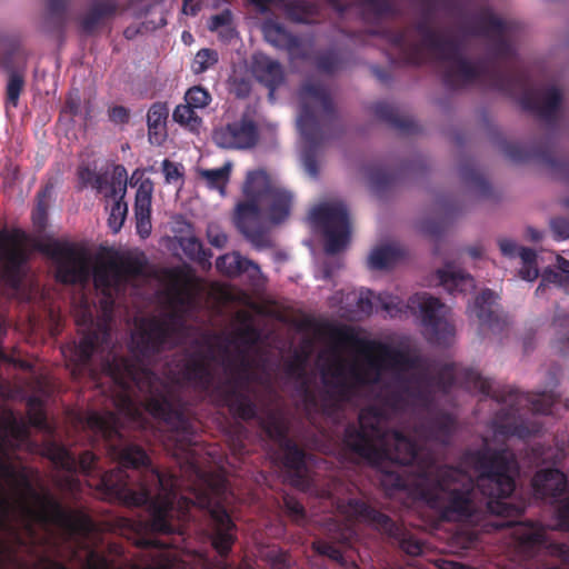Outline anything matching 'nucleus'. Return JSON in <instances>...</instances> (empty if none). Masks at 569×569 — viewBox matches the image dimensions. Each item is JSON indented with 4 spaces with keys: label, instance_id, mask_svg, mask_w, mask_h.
<instances>
[{
    "label": "nucleus",
    "instance_id": "obj_1",
    "mask_svg": "<svg viewBox=\"0 0 569 569\" xmlns=\"http://www.w3.org/2000/svg\"><path fill=\"white\" fill-rule=\"evenodd\" d=\"M456 419L438 412L419 422L416 436L388 429L381 411L361 410L358 422H350L342 435L343 447L353 456L381 471L380 485L388 495L412 491L415 499L435 510L442 521L471 519L479 510L477 498H486V509L493 515L519 516L522 510L505 501L516 489L519 465L509 449L485 447L467 455L478 473L476 480L458 467L439 466L427 442L450 443Z\"/></svg>",
    "mask_w": 569,
    "mask_h": 569
},
{
    "label": "nucleus",
    "instance_id": "obj_2",
    "mask_svg": "<svg viewBox=\"0 0 569 569\" xmlns=\"http://www.w3.org/2000/svg\"><path fill=\"white\" fill-rule=\"evenodd\" d=\"M328 333L335 345L351 347L365 357L363 365L351 367L356 383L377 385L386 370L392 372L385 403L395 411L403 410L410 403L429 409L436 393H449L456 379H459L467 389L490 397L501 406L492 419L497 435L530 438L541 431V425L529 416L555 413L558 398L553 392L525 393L511 386H496L475 369L457 371L453 363L442 366L432 375L428 358L385 342L360 338L351 326H329Z\"/></svg>",
    "mask_w": 569,
    "mask_h": 569
},
{
    "label": "nucleus",
    "instance_id": "obj_3",
    "mask_svg": "<svg viewBox=\"0 0 569 569\" xmlns=\"http://www.w3.org/2000/svg\"><path fill=\"white\" fill-rule=\"evenodd\" d=\"M521 29L519 22L503 20L489 12L467 17L462 23L466 34L491 39L488 56L476 63L463 57L455 39L433 30L426 18L416 24L421 41L411 40L408 29L389 31L388 40L399 54V63L423 64L426 49L435 53L439 61L446 62L442 83L447 89L458 90L480 81L506 96H519L523 110L553 127L562 94L556 86L548 87L543 92L531 88L530 74L513 44Z\"/></svg>",
    "mask_w": 569,
    "mask_h": 569
},
{
    "label": "nucleus",
    "instance_id": "obj_4",
    "mask_svg": "<svg viewBox=\"0 0 569 569\" xmlns=\"http://www.w3.org/2000/svg\"><path fill=\"white\" fill-rule=\"evenodd\" d=\"M84 426L94 436L104 440L107 450L118 462V467L100 472L98 457L92 451L84 450L77 459L64 446L50 442L44 448V456L56 468L68 473L61 480V486L73 491L78 487V480L74 478L77 472L86 476L97 475V488L108 498L127 507H147L148 526L152 532H176L173 511L179 485L177 476L160 471L151 463L150 457L141 446L126 441L116 413L92 411L86 417Z\"/></svg>",
    "mask_w": 569,
    "mask_h": 569
},
{
    "label": "nucleus",
    "instance_id": "obj_5",
    "mask_svg": "<svg viewBox=\"0 0 569 569\" xmlns=\"http://www.w3.org/2000/svg\"><path fill=\"white\" fill-rule=\"evenodd\" d=\"M191 316L171 308L162 317L142 318L132 336L133 356L113 355L106 361L104 369L119 389L118 409L129 417H139L140 410L134 399L139 392L143 397L144 410L172 429L177 449L193 460L197 428L189 403L177 388L150 368L157 356L178 345Z\"/></svg>",
    "mask_w": 569,
    "mask_h": 569
},
{
    "label": "nucleus",
    "instance_id": "obj_6",
    "mask_svg": "<svg viewBox=\"0 0 569 569\" xmlns=\"http://www.w3.org/2000/svg\"><path fill=\"white\" fill-rule=\"evenodd\" d=\"M212 360L210 351L184 350L170 361V378L177 385L188 386L209 395L218 406L228 408L234 418L243 421L257 419V403L244 390V386L249 382L250 365L248 360L241 359L237 376L226 378L217 383H214Z\"/></svg>",
    "mask_w": 569,
    "mask_h": 569
},
{
    "label": "nucleus",
    "instance_id": "obj_7",
    "mask_svg": "<svg viewBox=\"0 0 569 569\" xmlns=\"http://www.w3.org/2000/svg\"><path fill=\"white\" fill-rule=\"evenodd\" d=\"M243 194L247 199L238 202L233 217L237 229L256 249L271 248L263 217L273 224L283 222L290 216L292 193L264 170H254L247 174Z\"/></svg>",
    "mask_w": 569,
    "mask_h": 569
},
{
    "label": "nucleus",
    "instance_id": "obj_8",
    "mask_svg": "<svg viewBox=\"0 0 569 569\" xmlns=\"http://www.w3.org/2000/svg\"><path fill=\"white\" fill-rule=\"evenodd\" d=\"M300 113L298 126L308 143L302 154L307 173L317 178L319 167L317 149L326 141L325 127L332 126L337 120V111L332 97L326 86L319 82H306L300 89Z\"/></svg>",
    "mask_w": 569,
    "mask_h": 569
},
{
    "label": "nucleus",
    "instance_id": "obj_9",
    "mask_svg": "<svg viewBox=\"0 0 569 569\" xmlns=\"http://www.w3.org/2000/svg\"><path fill=\"white\" fill-rule=\"evenodd\" d=\"M11 482L16 488L24 490L29 497L39 505V508L36 509L24 500L21 502V510L28 519L23 528L31 540L37 538L33 522L44 526H59L71 536H87L92 530L93 523L90 517L82 512L66 509L61 502L49 492H37L24 469L19 470L17 477Z\"/></svg>",
    "mask_w": 569,
    "mask_h": 569
},
{
    "label": "nucleus",
    "instance_id": "obj_10",
    "mask_svg": "<svg viewBox=\"0 0 569 569\" xmlns=\"http://www.w3.org/2000/svg\"><path fill=\"white\" fill-rule=\"evenodd\" d=\"M377 300L391 317L402 313L406 308L418 309L427 339L431 343L448 346L452 341L455 326L447 320L446 306L440 299L422 292L410 297L408 303L405 305L399 297L383 292L377 296Z\"/></svg>",
    "mask_w": 569,
    "mask_h": 569
},
{
    "label": "nucleus",
    "instance_id": "obj_11",
    "mask_svg": "<svg viewBox=\"0 0 569 569\" xmlns=\"http://www.w3.org/2000/svg\"><path fill=\"white\" fill-rule=\"evenodd\" d=\"M261 12L269 10L272 2H251ZM287 17L299 23H319L321 21L320 11L323 4H331L339 12L345 13L352 9L361 14L363 21L382 24L392 19L397 11L399 2H282Z\"/></svg>",
    "mask_w": 569,
    "mask_h": 569
},
{
    "label": "nucleus",
    "instance_id": "obj_12",
    "mask_svg": "<svg viewBox=\"0 0 569 569\" xmlns=\"http://www.w3.org/2000/svg\"><path fill=\"white\" fill-rule=\"evenodd\" d=\"M355 365L357 363L355 362ZM352 366L353 363L349 366L348 373L350 379H347L343 361L339 360L337 362L331 371L333 380L323 379V385L327 387V390L325 391L323 399L320 403L316 393L308 387L307 382L301 383L300 392L302 395L306 415L309 420H311L312 416L318 411H321L323 415H331L338 409L340 403L348 401L352 397L356 387L367 386L356 383L351 375Z\"/></svg>",
    "mask_w": 569,
    "mask_h": 569
},
{
    "label": "nucleus",
    "instance_id": "obj_13",
    "mask_svg": "<svg viewBox=\"0 0 569 569\" xmlns=\"http://www.w3.org/2000/svg\"><path fill=\"white\" fill-rule=\"evenodd\" d=\"M44 252L54 263V278L66 286L87 284L91 276L90 257L84 248L59 240L46 243Z\"/></svg>",
    "mask_w": 569,
    "mask_h": 569
},
{
    "label": "nucleus",
    "instance_id": "obj_14",
    "mask_svg": "<svg viewBox=\"0 0 569 569\" xmlns=\"http://www.w3.org/2000/svg\"><path fill=\"white\" fill-rule=\"evenodd\" d=\"M310 221L326 239L325 251L337 254L350 240L351 227L346 204L341 201L325 202L310 212Z\"/></svg>",
    "mask_w": 569,
    "mask_h": 569
},
{
    "label": "nucleus",
    "instance_id": "obj_15",
    "mask_svg": "<svg viewBox=\"0 0 569 569\" xmlns=\"http://www.w3.org/2000/svg\"><path fill=\"white\" fill-rule=\"evenodd\" d=\"M147 261L143 257L128 256L119 261L111 259L100 262L93 269V282L107 298H111L113 290L126 283L131 278L143 274Z\"/></svg>",
    "mask_w": 569,
    "mask_h": 569
},
{
    "label": "nucleus",
    "instance_id": "obj_16",
    "mask_svg": "<svg viewBox=\"0 0 569 569\" xmlns=\"http://www.w3.org/2000/svg\"><path fill=\"white\" fill-rule=\"evenodd\" d=\"M111 332L107 322H90V326L82 332L78 342L62 348V353L74 366V369H83L89 366L91 357L97 351H104L110 347Z\"/></svg>",
    "mask_w": 569,
    "mask_h": 569
},
{
    "label": "nucleus",
    "instance_id": "obj_17",
    "mask_svg": "<svg viewBox=\"0 0 569 569\" xmlns=\"http://www.w3.org/2000/svg\"><path fill=\"white\" fill-rule=\"evenodd\" d=\"M213 142L223 149L247 150L259 141L257 123L248 116L216 128L212 132Z\"/></svg>",
    "mask_w": 569,
    "mask_h": 569
},
{
    "label": "nucleus",
    "instance_id": "obj_18",
    "mask_svg": "<svg viewBox=\"0 0 569 569\" xmlns=\"http://www.w3.org/2000/svg\"><path fill=\"white\" fill-rule=\"evenodd\" d=\"M500 149L509 160L517 163L536 161L549 166L555 170L567 166V163L558 159L553 154L552 150L547 146H528L515 141L502 140L500 142Z\"/></svg>",
    "mask_w": 569,
    "mask_h": 569
},
{
    "label": "nucleus",
    "instance_id": "obj_19",
    "mask_svg": "<svg viewBox=\"0 0 569 569\" xmlns=\"http://www.w3.org/2000/svg\"><path fill=\"white\" fill-rule=\"evenodd\" d=\"M345 513L360 522L372 527L389 536H397L399 528L396 522L386 513L371 507L360 498H350L342 506Z\"/></svg>",
    "mask_w": 569,
    "mask_h": 569
},
{
    "label": "nucleus",
    "instance_id": "obj_20",
    "mask_svg": "<svg viewBox=\"0 0 569 569\" xmlns=\"http://www.w3.org/2000/svg\"><path fill=\"white\" fill-rule=\"evenodd\" d=\"M264 40L278 50L286 51L292 59H308V52L302 39L293 34L284 26L273 19H267L261 24Z\"/></svg>",
    "mask_w": 569,
    "mask_h": 569
},
{
    "label": "nucleus",
    "instance_id": "obj_21",
    "mask_svg": "<svg viewBox=\"0 0 569 569\" xmlns=\"http://www.w3.org/2000/svg\"><path fill=\"white\" fill-rule=\"evenodd\" d=\"M212 520V547L221 557H227L237 540L236 523L227 509L220 505L210 510Z\"/></svg>",
    "mask_w": 569,
    "mask_h": 569
},
{
    "label": "nucleus",
    "instance_id": "obj_22",
    "mask_svg": "<svg viewBox=\"0 0 569 569\" xmlns=\"http://www.w3.org/2000/svg\"><path fill=\"white\" fill-rule=\"evenodd\" d=\"M251 70L254 78L269 90L273 98L274 91L284 82V71L281 63L267 54L258 53L252 57Z\"/></svg>",
    "mask_w": 569,
    "mask_h": 569
},
{
    "label": "nucleus",
    "instance_id": "obj_23",
    "mask_svg": "<svg viewBox=\"0 0 569 569\" xmlns=\"http://www.w3.org/2000/svg\"><path fill=\"white\" fill-rule=\"evenodd\" d=\"M1 239L0 258L3 260L4 274L11 284L17 287L21 281V271L28 260V254L21 246L8 244L13 242V237L9 233H2Z\"/></svg>",
    "mask_w": 569,
    "mask_h": 569
},
{
    "label": "nucleus",
    "instance_id": "obj_24",
    "mask_svg": "<svg viewBox=\"0 0 569 569\" xmlns=\"http://www.w3.org/2000/svg\"><path fill=\"white\" fill-rule=\"evenodd\" d=\"M153 184L149 179L143 180L137 189L134 199V218L138 234L146 239L151 233V199Z\"/></svg>",
    "mask_w": 569,
    "mask_h": 569
},
{
    "label": "nucleus",
    "instance_id": "obj_25",
    "mask_svg": "<svg viewBox=\"0 0 569 569\" xmlns=\"http://www.w3.org/2000/svg\"><path fill=\"white\" fill-rule=\"evenodd\" d=\"M567 486V476L556 468L541 469L532 478L536 492L555 500L565 493Z\"/></svg>",
    "mask_w": 569,
    "mask_h": 569
},
{
    "label": "nucleus",
    "instance_id": "obj_26",
    "mask_svg": "<svg viewBox=\"0 0 569 569\" xmlns=\"http://www.w3.org/2000/svg\"><path fill=\"white\" fill-rule=\"evenodd\" d=\"M436 278L438 283L452 296H465L476 289V281L469 273L455 269L450 264H447L442 269H438Z\"/></svg>",
    "mask_w": 569,
    "mask_h": 569
},
{
    "label": "nucleus",
    "instance_id": "obj_27",
    "mask_svg": "<svg viewBox=\"0 0 569 569\" xmlns=\"http://www.w3.org/2000/svg\"><path fill=\"white\" fill-rule=\"evenodd\" d=\"M28 52L18 39H6L0 44V69L11 73H26Z\"/></svg>",
    "mask_w": 569,
    "mask_h": 569
},
{
    "label": "nucleus",
    "instance_id": "obj_28",
    "mask_svg": "<svg viewBox=\"0 0 569 569\" xmlns=\"http://www.w3.org/2000/svg\"><path fill=\"white\" fill-rule=\"evenodd\" d=\"M495 292L490 289H485L477 296L471 312L478 319L481 327H487L490 330H501V319L495 309Z\"/></svg>",
    "mask_w": 569,
    "mask_h": 569
},
{
    "label": "nucleus",
    "instance_id": "obj_29",
    "mask_svg": "<svg viewBox=\"0 0 569 569\" xmlns=\"http://www.w3.org/2000/svg\"><path fill=\"white\" fill-rule=\"evenodd\" d=\"M169 108L166 102L157 101L152 103L147 112L148 137L152 144L161 146L167 133V120Z\"/></svg>",
    "mask_w": 569,
    "mask_h": 569
},
{
    "label": "nucleus",
    "instance_id": "obj_30",
    "mask_svg": "<svg viewBox=\"0 0 569 569\" xmlns=\"http://www.w3.org/2000/svg\"><path fill=\"white\" fill-rule=\"evenodd\" d=\"M6 553H9L10 557H13L14 551L11 550L8 546H0V569L4 567ZM41 562L44 565V569H69L64 563L51 560L48 557L42 558ZM86 568L113 569V566L104 555L100 553L93 548H89L87 551Z\"/></svg>",
    "mask_w": 569,
    "mask_h": 569
},
{
    "label": "nucleus",
    "instance_id": "obj_31",
    "mask_svg": "<svg viewBox=\"0 0 569 569\" xmlns=\"http://www.w3.org/2000/svg\"><path fill=\"white\" fill-rule=\"evenodd\" d=\"M371 109L377 119L402 133H413L417 131L415 121L409 117L399 114L398 109L391 103L380 101L375 103Z\"/></svg>",
    "mask_w": 569,
    "mask_h": 569
},
{
    "label": "nucleus",
    "instance_id": "obj_32",
    "mask_svg": "<svg viewBox=\"0 0 569 569\" xmlns=\"http://www.w3.org/2000/svg\"><path fill=\"white\" fill-rule=\"evenodd\" d=\"M117 11V2H93L90 10L79 21L80 29L83 33L91 34L98 28L103 26Z\"/></svg>",
    "mask_w": 569,
    "mask_h": 569
},
{
    "label": "nucleus",
    "instance_id": "obj_33",
    "mask_svg": "<svg viewBox=\"0 0 569 569\" xmlns=\"http://www.w3.org/2000/svg\"><path fill=\"white\" fill-rule=\"evenodd\" d=\"M68 4L69 2H48L43 17V28L47 31L62 33L69 22L76 19Z\"/></svg>",
    "mask_w": 569,
    "mask_h": 569
},
{
    "label": "nucleus",
    "instance_id": "obj_34",
    "mask_svg": "<svg viewBox=\"0 0 569 569\" xmlns=\"http://www.w3.org/2000/svg\"><path fill=\"white\" fill-rule=\"evenodd\" d=\"M403 257V250L396 244H383L375 248L368 260L373 270L392 268Z\"/></svg>",
    "mask_w": 569,
    "mask_h": 569
},
{
    "label": "nucleus",
    "instance_id": "obj_35",
    "mask_svg": "<svg viewBox=\"0 0 569 569\" xmlns=\"http://www.w3.org/2000/svg\"><path fill=\"white\" fill-rule=\"evenodd\" d=\"M459 176L462 182L473 190L480 197L490 194V183L483 174L476 168L473 161L467 160L459 168Z\"/></svg>",
    "mask_w": 569,
    "mask_h": 569
},
{
    "label": "nucleus",
    "instance_id": "obj_36",
    "mask_svg": "<svg viewBox=\"0 0 569 569\" xmlns=\"http://www.w3.org/2000/svg\"><path fill=\"white\" fill-rule=\"evenodd\" d=\"M216 268L220 272L230 277L248 272L250 269L257 272L260 271V268L256 262L243 258L238 252L219 257L216 261Z\"/></svg>",
    "mask_w": 569,
    "mask_h": 569
},
{
    "label": "nucleus",
    "instance_id": "obj_37",
    "mask_svg": "<svg viewBox=\"0 0 569 569\" xmlns=\"http://www.w3.org/2000/svg\"><path fill=\"white\" fill-rule=\"evenodd\" d=\"M315 67L321 73L332 76L347 67V58L341 50L327 49L316 54Z\"/></svg>",
    "mask_w": 569,
    "mask_h": 569
},
{
    "label": "nucleus",
    "instance_id": "obj_38",
    "mask_svg": "<svg viewBox=\"0 0 569 569\" xmlns=\"http://www.w3.org/2000/svg\"><path fill=\"white\" fill-rule=\"evenodd\" d=\"M259 425L267 437L274 441L277 445H280L284 440L289 439L288 425L278 412H268L266 417L259 419Z\"/></svg>",
    "mask_w": 569,
    "mask_h": 569
},
{
    "label": "nucleus",
    "instance_id": "obj_39",
    "mask_svg": "<svg viewBox=\"0 0 569 569\" xmlns=\"http://www.w3.org/2000/svg\"><path fill=\"white\" fill-rule=\"evenodd\" d=\"M279 448L282 450V463L283 466L295 471L296 473L301 472L306 468V451L300 448L292 439H287L280 445Z\"/></svg>",
    "mask_w": 569,
    "mask_h": 569
},
{
    "label": "nucleus",
    "instance_id": "obj_40",
    "mask_svg": "<svg viewBox=\"0 0 569 569\" xmlns=\"http://www.w3.org/2000/svg\"><path fill=\"white\" fill-rule=\"evenodd\" d=\"M370 188L377 194H382L395 186L398 176L393 170L373 166L367 169Z\"/></svg>",
    "mask_w": 569,
    "mask_h": 569
},
{
    "label": "nucleus",
    "instance_id": "obj_41",
    "mask_svg": "<svg viewBox=\"0 0 569 569\" xmlns=\"http://www.w3.org/2000/svg\"><path fill=\"white\" fill-rule=\"evenodd\" d=\"M180 246L186 256L199 263L202 268L211 267L212 252L206 249L202 242L196 237L182 238Z\"/></svg>",
    "mask_w": 569,
    "mask_h": 569
},
{
    "label": "nucleus",
    "instance_id": "obj_42",
    "mask_svg": "<svg viewBox=\"0 0 569 569\" xmlns=\"http://www.w3.org/2000/svg\"><path fill=\"white\" fill-rule=\"evenodd\" d=\"M11 510V501L3 495L2 490L0 489V530L9 532L18 547H24L27 545L26 539L9 521Z\"/></svg>",
    "mask_w": 569,
    "mask_h": 569
},
{
    "label": "nucleus",
    "instance_id": "obj_43",
    "mask_svg": "<svg viewBox=\"0 0 569 569\" xmlns=\"http://www.w3.org/2000/svg\"><path fill=\"white\" fill-rule=\"evenodd\" d=\"M231 164L228 162L221 168L206 169L200 171V177L207 182L210 189H217L224 194V189L229 182Z\"/></svg>",
    "mask_w": 569,
    "mask_h": 569
},
{
    "label": "nucleus",
    "instance_id": "obj_44",
    "mask_svg": "<svg viewBox=\"0 0 569 569\" xmlns=\"http://www.w3.org/2000/svg\"><path fill=\"white\" fill-rule=\"evenodd\" d=\"M24 74L26 73L21 72L8 74L4 100L6 108L18 107L20 94L26 86Z\"/></svg>",
    "mask_w": 569,
    "mask_h": 569
},
{
    "label": "nucleus",
    "instance_id": "obj_45",
    "mask_svg": "<svg viewBox=\"0 0 569 569\" xmlns=\"http://www.w3.org/2000/svg\"><path fill=\"white\" fill-rule=\"evenodd\" d=\"M171 308L193 315L197 309V301L191 291L187 288H177L170 298Z\"/></svg>",
    "mask_w": 569,
    "mask_h": 569
},
{
    "label": "nucleus",
    "instance_id": "obj_46",
    "mask_svg": "<svg viewBox=\"0 0 569 569\" xmlns=\"http://www.w3.org/2000/svg\"><path fill=\"white\" fill-rule=\"evenodd\" d=\"M123 198L124 194H120L110 208L108 226L114 233L120 231L128 213V206Z\"/></svg>",
    "mask_w": 569,
    "mask_h": 569
},
{
    "label": "nucleus",
    "instance_id": "obj_47",
    "mask_svg": "<svg viewBox=\"0 0 569 569\" xmlns=\"http://www.w3.org/2000/svg\"><path fill=\"white\" fill-rule=\"evenodd\" d=\"M172 118L177 123L191 129L198 128L201 123V118L194 112V108L187 102L174 108Z\"/></svg>",
    "mask_w": 569,
    "mask_h": 569
},
{
    "label": "nucleus",
    "instance_id": "obj_48",
    "mask_svg": "<svg viewBox=\"0 0 569 569\" xmlns=\"http://www.w3.org/2000/svg\"><path fill=\"white\" fill-rule=\"evenodd\" d=\"M218 52L213 49H201L194 56L192 61V70L196 74L207 71L209 68L218 62Z\"/></svg>",
    "mask_w": 569,
    "mask_h": 569
},
{
    "label": "nucleus",
    "instance_id": "obj_49",
    "mask_svg": "<svg viewBox=\"0 0 569 569\" xmlns=\"http://www.w3.org/2000/svg\"><path fill=\"white\" fill-rule=\"evenodd\" d=\"M184 101L194 109H203L211 102V96L203 87L194 86L186 92Z\"/></svg>",
    "mask_w": 569,
    "mask_h": 569
},
{
    "label": "nucleus",
    "instance_id": "obj_50",
    "mask_svg": "<svg viewBox=\"0 0 569 569\" xmlns=\"http://www.w3.org/2000/svg\"><path fill=\"white\" fill-rule=\"evenodd\" d=\"M126 180H127L126 168L122 164H117L113 168V177H112V181L110 183V190H109V193L107 194V197L114 199V198H117V196L119 193L124 194L126 189H127Z\"/></svg>",
    "mask_w": 569,
    "mask_h": 569
},
{
    "label": "nucleus",
    "instance_id": "obj_51",
    "mask_svg": "<svg viewBox=\"0 0 569 569\" xmlns=\"http://www.w3.org/2000/svg\"><path fill=\"white\" fill-rule=\"evenodd\" d=\"M312 548L318 555L326 556L338 563H345L341 550L331 542L317 540L312 543Z\"/></svg>",
    "mask_w": 569,
    "mask_h": 569
},
{
    "label": "nucleus",
    "instance_id": "obj_52",
    "mask_svg": "<svg viewBox=\"0 0 569 569\" xmlns=\"http://www.w3.org/2000/svg\"><path fill=\"white\" fill-rule=\"evenodd\" d=\"M555 502V515L558 522V527L561 530L569 531V495L563 498H557Z\"/></svg>",
    "mask_w": 569,
    "mask_h": 569
},
{
    "label": "nucleus",
    "instance_id": "obj_53",
    "mask_svg": "<svg viewBox=\"0 0 569 569\" xmlns=\"http://www.w3.org/2000/svg\"><path fill=\"white\" fill-rule=\"evenodd\" d=\"M28 418L31 426L37 428H46L47 416L46 412L38 406L37 398H30L28 401Z\"/></svg>",
    "mask_w": 569,
    "mask_h": 569
},
{
    "label": "nucleus",
    "instance_id": "obj_54",
    "mask_svg": "<svg viewBox=\"0 0 569 569\" xmlns=\"http://www.w3.org/2000/svg\"><path fill=\"white\" fill-rule=\"evenodd\" d=\"M565 276L553 269H546L541 274V281L536 290L537 295L543 293L545 289L549 284H555L558 288H562Z\"/></svg>",
    "mask_w": 569,
    "mask_h": 569
},
{
    "label": "nucleus",
    "instance_id": "obj_55",
    "mask_svg": "<svg viewBox=\"0 0 569 569\" xmlns=\"http://www.w3.org/2000/svg\"><path fill=\"white\" fill-rule=\"evenodd\" d=\"M232 22V13L230 10H223L221 13L212 16L209 21V29L211 31H219L222 28H227V32L229 34L232 33V29L230 28Z\"/></svg>",
    "mask_w": 569,
    "mask_h": 569
},
{
    "label": "nucleus",
    "instance_id": "obj_56",
    "mask_svg": "<svg viewBox=\"0 0 569 569\" xmlns=\"http://www.w3.org/2000/svg\"><path fill=\"white\" fill-rule=\"evenodd\" d=\"M284 507L288 517L296 523L302 525L306 521V510L305 507L293 499H287L284 501Z\"/></svg>",
    "mask_w": 569,
    "mask_h": 569
},
{
    "label": "nucleus",
    "instance_id": "obj_57",
    "mask_svg": "<svg viewBox=\"0 0 569 569\" xmlns=\"http://www.w3.org/2000/svg\"><path fill=\"white\" fill-rule=\"evenodd\" d=\"M306 358L296 353L293 359L284 366V371L289 377L301 378L305 375Z\"/></svg>",
    "mask_w": 569,
    "mask_h": 569
},
{
    "label": "nucleus",
    "instance_id": "obj_58",
    "mask_svg": "<svg viewBox=\"0 0 569 569\" xmlns=\"http://www.w3.org/2000/svg\"><path fill=\"white\" fill-rule=\"evenodd\" d=\"M400 548L409 556H419L422 553L423 546L420 540L413 536H403L400 540Z\"/></svg>",
    "mask_w": 569,
    "mask_h": 569
},
{
    "label": "nucleus",
    "instance_id": "obj_59",
    "mask_svg": "<svg viewBox=\"0 0 569 569\" xmlns=\"http://www.w3.org/2000/svg\"><path fill=\"white\" fill-rule=\"evenodd\" d=\"M551 230L556 240L569 238V219L563 217L553 218L550 221Z\"/></svg>",
    "mask_w": 569,
    "mask_h": 569
},
{
    "label": "nucleus",
    "instance_id": "obj_60",
    "mask_svg": "<svg viewBox=\"0 0 569 569\" xmlns=\"http://www.w3.org/2000/svg\"><path fill=\"white\" fill-rule=\"evenodd\" d=\"M207 238L211 246L218 249L226 247L228 237L218 226L210 224L207 229Z\"/></svg>",
    "mask_w": 569,
    "mask_h": 569
},
{
    "label": "nucleus",
    "instance_id": "obj_61",
    "mask_svg": "<svg viewBox=\"0 0 569 569\" xmlns=\"http://www.w3.org/2000/svg\"><path fill=\"white\" fill-rule=\"evenodd\" d=\"M109 120L116 124L129 122L130 112L123 106H114L108 110Z\"/></svg>",
    "mask_w": 569,
    "mask_h": 569
},
{
    "label": "nucleus",
    "instance_id": "obj_62",
    "mask_svg": "<svg viewBox=\"0 0 569 569\" xmlns=\"http://www.w3.org/2000/svg\"><path fill=\"white\" fill-rule=\"evenodd\" d=\"M7 429L18 440H22L28 437V429L23 422H20L16 417L11 416L7 421Z\"/></svg>",
    "mask_w": 569,
    "mask_h": 569
},
{
    "label": "nucleus",
    "instance_id": "obj_63",
    "mask_svg": "<svg viewBox=\"0 0 569 569\" xmlns=\"http://www.w3.org/2000/svg\"><path fill=\"white\" fill-rule=\"evenodd\" d=\"M520 541L528 547H539L545 542V536L541 531L531 530L522 535Z\"/></svg>",
    "mask_w": 569,
    "mask_h": 569
},
{
    "label": "nucleus",
    "instance_id": "obj_64",
    "mask_svg": "<svg viewBox=\"0 0 569 569\" xmlns=\"http://www.w3.org/2000/svg\"><path fill=\"white\" fill-rule=\"evenodd\" d=\"M553 348L560 355L569 353V330L566 332H558L553 341Z\"/></svg>",
    "mask_w": 569,
    "mask_h": 569
}]
</instances>
